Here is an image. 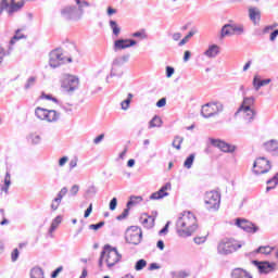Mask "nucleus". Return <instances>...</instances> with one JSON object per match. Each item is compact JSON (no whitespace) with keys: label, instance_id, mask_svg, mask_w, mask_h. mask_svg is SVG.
Here are the masks:
<instances>
[{"label":"nucleus","instance_id":"nucleus-1","mask_svg":"<svg viewBox=\"0 0 278 278\" xmlns=\"http://www.w3.org/2000/svg\"><path fill=\"white\" fill-rule=\"evenodd\" d=\"M199 229L197 216L190 211L180 214L176 222V231L180 238H190Z\"/></svg>","mask_w":278,"mask_h":278},{"label":"nucleus","instance_id":"nucleus-2","mask_svg":"<svg viewBox=\"0 0 278 278\" xmlns=\"http://www.w3.org/2000/svg\"><path fill=\"white\" fill-rule=\"evenodd\" d=\"M103 260L108 266V268H114L123 260V255L118 253L116 248H112V245L106 244L103 248V251L100 254L98 266L100 270H103Z\"/></svg>","mask_w":278,"mask_h":278},{"label":"nucleus","instance_id":"nucleus-3","mask_svg":"<svg viewBox=\"0 0 278 278\" xmlns=\"http://www.w3.org/2000/svg\"><path fill=\"white\" fill-rule=\"evenodd\" d=\"M75 7H65L61 10V15L65 18V21H81V16H84V8H90V3L86 0H75Z\"/></svg>","mask_w":278,"mask_h":278},{"label":"nucleus","instance_id":"nucleus-4","mask_svg":"<svg viewBox=\"0 0 278 278\" xmlns=\"http://www.w3.org/2000/svg\"><path fill=\"white\" fill-rule=\"evenodd\" d=\"M243 242L236 241L232 238H224L217 245V253L219 255H231V253H236L238 249H242Z\"/></svg>","mask_w":278,"mask_h":278},{"label":"nucleus","instance_id":"nucleus-5","mask_svg":"<svg viewBox=\"0 0 278 278\" xmlns=\"http://www.w3.org/2000/svg\"><path fill=\"white\" fill-rule=\"evenodd\" d=\"M35 116L39 121H47V123H58L60 121V113L55 110H47L40 106L36 108Z\"/></svg>","mask_w":278,"mask_h":278},{"label":"nucleus","instance_id":"nucleus-6","mask_svg":"<svg viewBox=\"0 0 278 278\" xmlns=\"http://www.w3.org/2000/svg\"><path fill=\"white\" fill-rule=\"evenodd\" d=\"M67 62H73V59L67 58ZM62 64H66V58L62 49L52 50L49 54V66H51V68H58L62 66Z\"/></svg>","mask_w":278,"mask_h":278},{"label":"nucleus","instance_id":"nucleus-7","mask_svg":"<svg viewBox=\"0 0 278 278\" xmlns=\"http://www.w3.org/2000/svg\"><path fill=\"white\" fill-rule=\"evenodd\" d=\"M224 106L220 102H208L202 106L201 115L203 118H212V116H218L223 112Z\"/></svg>","mask_w":278,"mask_h":278},{"label":"nucleus","instance_id":"nucleus-8","mask_svg":"<svg viewBox=\"0 0 278 278\" xmlns=\"http://www.w3.org/2000/svg\"><path fill=\"white\" fill-rule=\"evenodd\" d=\"M204 203L207 210H218L220 207V192L216 190L206 191L204 194Z\"/></svg>","mask_w":278,"mask_h":278},{"label":"nucleus","instance_id":"nucleus-9","mask_svg":"<svg viewBox=\"0 0 278 278\" xmlns=\"http://www.w3.org/2000/svg\"><path fill=\"white\" fill-rule=\"evenodd\" d=\"M125 240L128 244H134L135 247L142 242V229L137 226H131L126 230Z\"/></svg>","mask_w":278,"mask_h":278},{"label":"nucleus","instance_id":"nucleus-10","mask_svg":"<svg viewBox=\"0 0 278 278\" xmlns=\"http://www.w3.org/2000/svg\"><path fill=\"white\" fill-rule=\"evenodd\" d=\"M61 88L64 92H75L79 88V78L73 75H65L61 80Z\"/></svg>","mask_w":278,"mask_h":278},{"label":"nucleus","instance_id":"nucleus-11","mask_svg":"<svg viewBox=\"0 0 278 278\" xmlns=\"http://www.w3.org/2000/svg\"><path fill=\"white\" fill-rule=\"evenodd\" d=\"M23 5H25L24 1L15 2L14 0H1L0 16L3 14L4 10L8 12V14H14V12H18Z\"/></svg>","mask_w":278,"mask_h":278},{"label":"nucleus","instance_id":"nucleus-12","mask_svg":"<svg viewBox=\"0 0 278 278\" xmlns=\"http://www.w3.org/2000/svg\"><path fill=\"white\" fill-rule=\"evenodd\" d=\"M270 170V161L266 157H258L254 161L253 173L254 175H265Z\"/></svg>","mask_w":278,"mask_h":278},{"label":"nucleus","instance_id":"nucleus-13","mask_svg":"<svg viewBox=\"0 0 278 278\" xmlns=\"http://www.w3.org/2000/svg\"><path fill=\"white\" fill-rule=\"evenodd\" d=\"M235 225L247 233H256V231L260 229L257 226H255V224L244 218H237Z\"/></svg>","mask_w":278,"mask_h":278},{"label":"nucleus","instance_id":"nucleus-14","mask_svg":"<svg viewBox=\"0 0 278 278\" xmlns=\"http://www.w3.org/2000/svg\"><path fill=\"white\" fill-rule=\"evenodd\" d=\"M252 264L256 266L261 275H268V273H273V270H275V266H277L275 263L258 261H252Z\"/></svg>","mask_w":278,"mask_h":278},{"label":"nucleus","instance_id":"nucleus-15","mask_svg":"<svg viewBox=\"0 0 278 278\" xmlns=\"http://www.w3.org/2000/svg\"><path fill=\"white\" fill-rule=\"evenodd\" d=\"M211 144L220 149L224 153H233L236 151V146H231L220 139H211Z\"/></svg>","mask_w":278,"mask_h":278},{"label":"nucleus","instance_id":"nucleus-16","mask_svg":"<svg viewBox=\"0 0 278 278\" xmlns=\"http://www.w3.org/2000/svg\"><path fill=\"white\" fill-rule=\"evenodd\" d=\"M136 45H138V42L134 39H118L114 42V51L129 49V47H136Z\"/></svg>","mask_w":278,"mask_h":278},{"label":"nucleus","instance_id":"nucleus-17","mask_svg":"<svg viewBox=\"0 0 278 278\" xmlns=\"http://www.w3.org/2000/svg\"><path fill=\"white\" fill-rule=\"evenodd\" d=\"M67 193H68V188H66V187H63L59 191L56 198H54L52 200V203H51V211L52 212L58 211V207H60V204L62 203V200L64 199V197H66Z\"/></svg>","mask_w":278,"mask_h":278},{"label":"nucleus","instance_id":"nucleus-18","mask_svg":"<svg viewBox=\"0 0 278 278\" xmlns=\"http://www.w3.org/2000/svg\"><path fill=\"white\" fill-rule=\"evenodd\" d=\"M121 59L113 61V66L110 76H106V84H110V77H123V70L121 68Z\"/></svg>","mask_w":278,"mask_h":278},{"label":"nucleus","instance_id":"nucleus-19","mask_svg":"<svg viewBox=\"0 0 278 278\" xmlns=\"http://www.w3.org/2000/svg\"><path fill=\"white\" fill-rule=\"evenodd\" d=\"M166 190H170V182H166L159 191L152 193L150 199L152 201H160V199H164V197H168V192Z\"/></svg>","mask_w":278,"mask_h":278},{"label":"nucleus","instance_id":"nucleus-20","mask_svg":"<svg viewBox=\"0 0 278 278\" xmlns=\"http://www.w3.org/2000/svg\"><path fill=\"white\" fill-rule=\"evenodd\" d=\"M248 12L250 21H252L254 25H257L260 23V18H262V12L260 11V9L255 7H250L248 9Z\"/></svg>","mask_w":278,"mask_h":278},{"label":"nucleus","instance_id":"nucleus-21","mask_svg":"<svg viewBox=\"0 0 278 278\" xmlns=\"http://www.w3.org/2000/svg\"><path fill=\"white\" fill-rule=\"evenodd\" d=\"M265 150L270 153V155L277 156L278 155V141L271 139L264 143Z\"/></svg>","mask_w":278,"mask_h":278},{"label":"nucleus","instance_id":"nucleus-22","mask_svg":"<svg viewBox=\"0 0 278 278\" xmlns=\"http://www.w3.org/2000/svg\"><path fill=\"white\" fill-rule=\"evenodd\" d=\"M140 222L143 225V227H146V229H151L155 225V217L147 216V214H146V215L141 216Z\"/></svg>","mask_w":278,"mask_h":278},{"label":"nucleus","instance_id":"nucleus-23","mask_svg":"<svg viewBox=\"0 0 278 278\" xmlns=\"http://www.w3.org/2000/svg\"><path fill=\"white\" fill-rule=\"evenodd\" d=\"M23 38H27L24 34L21 33V29H17L15 31V35L11 38L10 42H9V51H12V49H14V45H16V42H18V40H23Z\"/></svg>","mask_w":278,"mask_h":278},{"label":"nucleus","instance_id":"nucleus-24","mask_svg":"<svg viewBox=\"0 0 278 278\" xmlns=\"http://www.w3.org/2000/svg\"><path fill=\"white\" fill-rule=\"evenodd\" d=\"M220 53V47L218 45L208 46L207 50L204 52L206 58H216Z\"/></svg>","mask_w":278,"mask_h":278},{"label":"nucleus","instance_id":"nucleus-25","mask_svg":"<svg viewBox=\"0 0 278 278\" xmlns=\"http://www.w3.org/2000/svg\"><path fill=\"white\" fill-rule=\"evenodd\" d=\"M231 277L232 278H253V276L251 274H249V271H247L242 268L233 269L231 273Z\"/></svg>","mask_w":278,"mask_h":278},{"label":"nucleus","instance_id":"nucleus-26","mask_svg":"<svg viewBox=\"0 0 278 278\" xmlns=\"http://www.w3.org/2000/svg\"><path fill=\"white\" fill-rule=\"evenodd\" d=\"M238 112H242L245 121H253L256 114L253 108L238 109Z\"/></svg>","mask_w":278,"mask_h":278},{"label":"nucleus","instance_id":"nucleus-27","mask_svg":"<svg viewBox=\"0 0 278 278\" xmlns=\"http://www.w3.org/2000/svg\"><path fill=\"white\" fill-rule=\"evenodd\" d=\"M255 105V97H245L239 110H245V108H253Z\"/></svg>","mask_w":278,"mask_h":278},{"label":"nucleus","instance_id":"nucleus-28","mask_svg":"<svg viewBox=\"0 0 278 278\" xmlns=\"http://www.w3.org/2000/svg\"><path fill=\"white\" fill-rule=\"evenodd\" d=\"M225 36H233V25L226 24L222 27L220 37L225 38Z\"/></svg>","mask_w":278,"mask_h":278},{"label":"nucleus","instance_id":"nucleus-29","mask_svg":"<svg viewBox=\"0 0 278 278\" xmlns=\"http://www.w3.org/2000/svg\"><path fill=\"white\" fill-rule=\"evenodd\" d=\"M10 186H12V178L10 176V172H7L4 177V186L1 187V192H5V194H8Z\"/></svg>","mask_w":278,"mask_h":278},{"label":"nucleus","instance_id":"nucleus-30","mask_svg":"<svg viewBox=\"0 0 278 278\" xmlns=\"http://www.w3.org/2000/svg\"><path fill=\"white\" fill-rule=\"evenodd\" d=\"M109 25L113 31V35L116 36V38H118V36H121V27L118 26V23H116V21L111 20L109 22Z\"/></svg>","mask_w":278,"mask_h":278},{"label":"nucleus","instance_id":"nucleus-31","mask_svg":"<svg viewBox=\"0 0 278 278\" xmlns=\"http://www.w3.org/2000/svg\"><path fill=\"white\" fill-rule=\"evenodd\" d=\"M61 223H62V216L59 215L52 220L50 229H49V233H53V231H55V229H58V227L60 226Z\"/></svg>","mask_w":278,"mask_h":278},{"label":"nucleus","instance_id":"nucleus-32","mask_svg":"<svg viewBox=\"0 0 278 278\" xmlns=\"http://www.w3.org/2000/svg\"><path fill=\"white\" fill-rule=\"evenodd\" d=\"M138 203H142V197L132 195L130 200L127 202V207H134V205H138Z\"/></svg>","mask_w":278,"mask_h":278},{"label":"nucleus","instance_id":"nucleus-33","mask_svg":"<svg viewBox=\"0 0 278 278\" xmlns=\"http://www.w3.org/2000/svg\"><path fill=\"white\" fill-rule=\"evenodd\" d=\"M153 127H162V118L155 115L149 123V128L153 129Z\"/></svg>","mask_w":278,"mask_h":278},{"label":"nucleus","instance_id":"nucleus-34","mask_svg":"<svg viewBox=\"0 0 278 278\" xmlns=\"http://www.w3.org/2000/svg\"><path fill=\"white\" fill-rule=\"evenodd\" d=\"M267 184H274V186H267L266 191L270 192V190H275L278 185V173L269 180H267Z\"/></svg>","mask_w":278,"mask_h":278},{"label":"nucleus","instance_id":"nucleus-35","mask_svg":"<svg viewBox=\"0 0 278 278\" xmlns=\"http://www.w3.org/2000/svg\"><path fill=\"white\" fill-rule=\"evenodd\" d=\"M255 253H262L263 255H270L273 253V248L269 245L260 247L256 249Z\"/></svg>","mask_w":278,"mask_h":278},{"label":"nucleus","instance_id":"nucleus-36","mask_svg":"<svg viewBox=\"0 0 278 278\" xmlns=\"http://www.w3.org/2000/svg\"><path fill=\"white\" fill-rule=\"evenodd\" d=\"M131 99H134V94L128 93L127 99L121 102L122 110L127 111V109L131 104Z\"/></svg>","mask_w":278,"mask_h":278},{"label":"nucleus","instance_id":"nucleus-37","mask_svg":"<svg viewBox=\"0 0 278 278\" xmlns=\"http://www.w3.org/2000/svg\"><path fill=\"white\" fill-rule=\"evenodd\" d=\"M132 38H139L140 40H147L149 36L147 35V30L141 29L132 34Z\"/></svg>","mask_w":278,"mask_h":278},{"label":"nucleus","instance_id":"nucleus-38","mask_svg":"<svg viewBox=\"0 0 278 278\" xmlns=\"http://www.w3.org/2000/svg\"><path fill=\"white\" fill-rule=\"evenodd\" d=\"M194 34H197V30H190L188 33V35L179 41L178 46L184 47V45H186L188 42V40H190V38H192V36H194Z\"/></svg>","mask_w":278,"mask_h":278},{"label":"nucleus","instance_id":"nucleus-39","mask_svg":"<svg viewBox=\"0 0 278 278\" xmlns=\"http://www.w3.org/2000/svg\"><path fill=\"white\" fill-rule=\"evenodd\" d=\"M192 164H194V154H190V155L186 159V161H185V163H184V166H185V168L190 169V168H192Z\"/></svg>","mask_w":278,"mask_h":278},{"label":"nucleus","instance_id":"nucleus-40","mask_svg":"<svg viewBox=\"0 0 278 278\" xmlns=\"http://www.w3.org/2000/svg\"><path fill=\"white\" fill-rule=\"evenodd\" d=\"M184 142V138L181 137H175L172 147H174V149H177V151H179L181 149V143Z\"/></svg>","mask_w":278,"mask_h":278},{"label":"nucleus","instance_id":"nucleus-41","mask_svg":"<svg viewBox=\"0 0 278 278\" xmlns=\"http://www.w3.org/2000/svg\"><path fill=\"white\" fill-rule=\"evenodd\" d=\"M146 267H147V262L144 261V258H141V260L137 261V263L135 265V270H142Z\"/></svg>","mask_w":278,"mask_h":278},{"label":"nucleus","instance_id":"nucleus-42","mask_svg":"<svg viewBox=\"0 0 278 278\" xmlns=\"http://www.w3.org/2000/svg\"><path fill=\"white\" fill-rule=\"evenodd\" d=\"M232 34L233 35L238 34L239 36L244 34V26H242V25H239V26L232 25Z\"/></svg>","mask_w":278,"mask_h":278},{"label":"nucleus","instance_id":"nucleus-43","mask_svg":"<svg viewBox=\"0 0 278 278\" xmlns=\"http://www.w3.org/2000/svg\"><path fill=\"white\" fill-rule=\"evenodd\" d=\"M105 226V222H100L98 224H91L89 225V229H92L93 231H99V229H101V227Z\"/></svg>","mask_w":278,"mask_h":278},{"label":"nucleus","instance_id":"nucleus-44","mask_svg":"<svg viewBox=\"0 0 278 278\" xmlns=\"http://www.w3.org/2000/svg\"><path fill=\"white\" fill-rule=\"evenodd\" d=\"M170 275H172V278H186V277H188V274H186V271H172Z\"/></svg>","mask_w":278,"mask_h":278},{"label":"nucleus","instance_id":"nucleus-45","mask_svg":"<svg viewBox=\"0 0 278 278\" xmlns=\"http://www.w3.org/2000/svg\"><path fill=\"white\" fill-rule=\"evenodd\" d=\"M260 81H262V79H260V76H254L253 78V87H254V90H260V88H262V85H260Z\"/></svg>","mask_w":278,"mask_h":278},{"label":"nucleus","instance_id":"nucleus-46","mask_svg":"<svg viewBox=\"0 0 278 278\" xmlns=\"http://www.w3.org/2000/svg\"><path fill=\"white\" fill-rule=\"evenodd\" d=\"M129 210L130 207L127 206V208H125L123 213L117 216V220H125V218L129 216Z\"/></svg>","mask_w":278,"mask_h":278},{"label":"nucleus","instance_id":"nucleus-47","mask_svg":"<svg viewBox=\"0 0 278 278\" xmlns=\"http://www.w3.org/2000/svg\"><path fill=\"white\" fill-rule=\"evenodd\" d=\"M41 99H47V101H53V103H60V101H58V98H54L51 94L42 93Z\"/></svg>","mask_w":278,"mask_h":278},{"label":"nucleus","instance_id":"nucleus-48","mask_svg":"<svg viewBox=\"0 0 278 278\" xmlns=\"http://www.w3.org/2000/svg\"><path fill=\"white\" fill-rule=\"evenodd\" d=\"M36 84V77H29L26 85H25V90H29L31 86Z\"/></svg>","mask_w":278,"mask_h":278},{"label":"nucleus","instance_id":"nucleus-49","mask_svg":"<svg viewBox=\"0 0 278 278\" xmlns=\"http://www.w3.org/2000/svg\"><path fill=\"white\" fill-rule=\"evenodd\" d=\"M207 240V236H203V237H195L193 239V242H195V244H204V242Z\"/></svg>","mask_w":278,"mask_h":278},{"label":"nucleus","instance_id":"nucleus-50","mask_svg":"<svg viewBox=\"0 0 278 278\" xmlns=\"http://www.w3.org/2000/svg\"><path fill=\"white\" fill-rule=\"evenodd\" d=\"M116 205H118V200L116 198H113L110 202L111 212H114V210H116Z\"/></svg>","mask_w":278,"mask_h":278},{"label":"nucleus","instance_id":"nucleus-51","mask_svg":"<svg viewBox=\"0 0 278 278\" xmlns=\"http://www.w3.org/2000/svg\"><path fill=\"white\" fill-rule=\"evenodd\" d=\"M173 75H175V68L172 66H167L166 67V77L170 78V77H173Z\"/></svg>","mask_w":278,"mask_h":278},{"label":"nucleus","instance_id":"nucleus-52","mask_svg":"<svg viewBox=\"0 0 278 278\" xmlns=\"http://www.w3.org/2000/svg\"><path fill=\"white\" fill-rule=\"evenodd\" d=\"M18 255H20L18 249H14L13 252L11 253L12 262H16V260H18Z\"/></svg>","mask_w":278,"mask_h":278},{"label":"nucleus","instance_id":"nucleus-53","mask_svg":"<svg viewBox=\"0 0 278 278\" xmlns=\"http://www.w3.org/2000/svg\"><path fill=\"white\" fill-rule=\"evenodd\" d=\"M77 192H79V187L77 185L72 186V188L70 190V194L72 197H76Z\"/></svg>","mask_w":278,"mask_h":278},{"label":"nucleus","instance_id":"nucleus-54","mask_svg":"<svg viewBox=\"0 0 278 278\" xmlns=\"http://www.w3.org/2000/svg\"><path fill=\"white\" fill-rule=\"evenodd\" d=\"M33 144H40V137L38 135L30 136Z\"/></svg>","mask_w":278,"mask_h":278},{"label":"nucleus","instance_id":"nucleus-55","mask_svg":"<svg viewBox=\"0 0 278 278\" xmlns=\"http://www.w3.org/2000/svg\"><path fill=\"white\" fill-rule=\"evenodd\" d=\"M103 138H105V135L101 134L98 137L93 139L94 144H100V142H103Z\"/></svg>","mask_w":278,"mask_h":278},{"label":"nucleus","instance_id":"nucleus-56","mask_svg":"<svg viewBox=\"0 0 278 278\" xmlns=\"http://www.w3.org/2000/svg\"><path fill=\"white\" fill-rule=\"evenodd\" d=\"M90 214H92V203H90L88 208L85 211L84 217L88 218Z\"/></svg>","mask_w":278,"mask_h":278},{"label":"nucleus","instance_id":"nucleus-57","mask_svg":"<svg viewBox=\"0 0 278 278\" xmlns=\"http://www.w3.org/2000/svg\"><path fill=\"white\" fill-rule=\"evenodd\" d=\"M62 108H63L64 112H66V114L73 113V105H71V104H65V105H63Z\"/></svg>","mask_w":278,"mask_h":278},{"label":"nucleus","instance_id":"nucleus-58","mask_svg":"<svg viewBox=\"0 0 278 278\" xmlns=\"http://www.w3.org/2000/svg\"><path fill=\"white\" fill-rule=\"evenodd\" d=\"M87 194H97V187L94 185L87 189Z\"/></svg>","mask_w":278,"mask_h":278},{"label":"nucleus","instance_id":"nucleus-59","mask_svg":"<svg viewBox=\"0 0 278 278\" xmlns=\"http://www.w3.org/2000/svg\"><path fill=\"white\" fill-rule=\"evenodd\" d=\"M166 105V98H162L156 102V108H164Z\"/></svg>","mask_w":278,"mask_h":278},{"label":"nucleus","instance_id":"nucleus-60","mask_svg":"<svg viewBox=\"0 0 278 278\" xmlns=\"http://www.w3.org/2000/svg\"><path fill=\"white\" fill-rule=\"evenodd\" d=\"M277 36H278V29L274 30L270 36H269V40L271 42H275V40H277Z\"/></svg>","mask_w":278,"mask_h":278},{"label":"nucleus","instance_id":"nucleus-61","mask_svg":"<svg viewBox=\"0 0 278 278\" xmlns=\"http://www.w3.org/2000/svg\"><path fill=\"white\" fill-rule=\"evenodd\" d=\"M148 270H160V264L157 263L150 264Z\"/></svg>","mask_w":278,"mask_h":278},{"label":"nucleus","instance_id":"nucleus-62","mask_svg":"<svg viewBox=\"0 0 278 278\" xmlns=\"http://www.w3.org/2000/svg\"><path fill=\"white\" fill-rule=\"evenodd\" d=\"M172 38H173V40H174L175 42L181 40V33H174V34L172 35Z\"/></svg>","mask_w":278,"mask_h":278},{"label":"nucleus","instance_id":"nucleus-63","mask_svg":"<svg viewBox=\"0 0 278 278\" xmlns=\"http://www.w3.org/2000/svg\"><path fill=\"white\" fill-rule=\"evenodd\" d=\"M77 166V159H72L70 161V170H73V168H76Z\"/></svg>","mask_w":278,"mask_h":278},{"label":"nucleus","instance_id":"nucleus-64","mask_svg":"<svg viewBox=\"0 0 278 278\" xmlns=\"http://www.w3.org/2000/svg\"><path fill=\"white\" fill-rule=\"evenodd\" d=\"M68 162V156H63L59 160V166H64Z\"/></svg>","mask_w":278,"mask_h":278}]
</instances>
